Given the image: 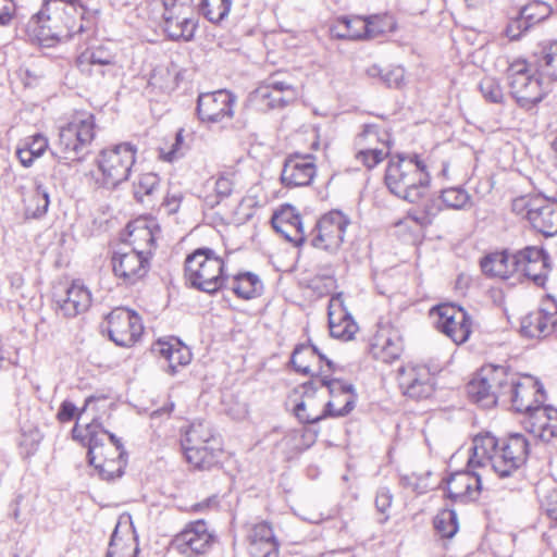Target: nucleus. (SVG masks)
Segmentation results:
<instances>
[{"label":"nucleus","instance_id":"45","mask_svg":"<svg viewBox=\"0 0 557 557\" xmlns=\"http://www.w3.org/2000/svg\"><path fill=\"white\" fill-rule=\"evenodd\" d=\"M160 189V178L154 173H144L134 183V195L140 202L153 197Z\"/></svg>","mask_w":557,"mask_h":557},{"label":"nucleus","instance_id":"19","mask_svg":"<svg viewBox=\"0 0 557 557\" xmlns=\"http://www.w3.org/2000/svg\"><path fill=\"white\" fill-rule=\"evenodd\" d=\"M315 174V157L310 153L295 152L285 159L281 182L289 188L309 186Z\"/></svg>","mask_w":557,"mask_h":557},{"label":"nucleus","instance_id":"32","mask_svg":"<svg viewBox=\"0 0 557 557\" xmlns=\"http://www.w3.org/2000/svg\"><path fill=\"white\" fill-rule=\"evenodd\" d=\"M557 324V312L544 310L533 311L521 320V333L530 338H541L549 335Z\"/></svg>","mask_w":557,"mask_h":557},{"label":"nucleus","instance_id":"7","mask_svg":"<svg viewBox=\"0 0 557 557\" xmlns=\"http://www.w3.org/2000/svg\"><path fill=\"white\" fill-rule=\"evenodd\" d=\"M224 261L210 248H198L185 260V278L201 292L213 294L226 281Z\"/></svg>","mask_w":557,"mask_h":557},{"label":"nucleus","instance_id":"62","mask_svg":"<svg viewBox=\"0 0 557 557\" xmlns=\"http://www.w3.org/2000/svg\"><path fill=\"white\" fill-rule=\"evenodd\" d=\"M16 11L13 0H0V25L7 26L11 23Z\"/></svg>","mask_w":557,"mask_h":557},{"label":"nucleus","instance_id":"23","mask_svg":"<svg viewBox=\"0 0 557 557\" xmlns=\"http://www.w3.org/2000/svg\"><path fill=\"white\" fill-rule=\"evenodd\" d=\"M403 351V343L397 330L380 326L370 342V354L376 360L391 363L398 359Z\"/></svg>","mask_w":557,"mask_h":557},{"label":"nucleus","instance_id":"37","mask_svg":"<svg viewBox=\"0 0 557 557\" xmlns=\"http://www.w3.org/2000/svg\"><path fill=\"white\" fill-rule=\"evenodd\" d=\"M305 389V396L302 400L295 406L294 413L302 423L319 422L329 416L325 404L323 407L317 406L313 397L312 383L306 384Z\"/></svg>","mask_w":557,"mask_h":557},{"label":"nucleus","instance_id":"41","mask_svg":"<svg viewBox=\"0 0 557 557\" xmlns=\"http://www.w3.org/2000/svg\"><path fill=\"white\" fill-rule=\"evenodd\" d=\"M535 55L540 74L550 79H557V40L541 44Z\"/></svg>","mask_w":557,"mask_h":557},{"label":"nucleus","instance_id":"28","mask_svg":"<svg viewBox=\"0 0 557 557\" xmlns=\"http://www.w3.org/2000/svg\"><path fill=\"white\" fill-rule=\"evenodd\" d=\"M324 360L327 368L331 370L333 362L325 359L314 346L301 345L295 348L290 363L298 373L320 377L324 373L322 369V362Z\"/></svg>","mask_w":557,"mask_h":557},{"label":"nucleus","instance_id":"58","mask_svg":"<svg viewBox=\"0 0 557 557\" xmlns=\"http://www.w3.org/2000/svg\"><path fill=\"white\" fill-rule=\"evenodd\" d=\"M541 508L557 524V488L548 491L541 497Z\"/></svg>","mask_w":557,"mask_h":557},{"label":"nucleus","instance_id":"59","mask_svg":"<svg viewBox=\"0 0 557 557\" xmlns=\"http://www.w3.org/2000/svg\"><path fill=\"white\" fill-rule=\"evenodd\" d=\"M22 144L26 146L36 159L41 157L49 146L48 138L41 134H35L27 137Z\"/></svg>","mask_w":557,"mask_h":557},{"label":"nucleus","instance_id":"9","mask_svg":"<svg viewBox=\"0 0 557 557\" xmlns=\"http://www.w3.org/2000/svg\"><path fill=\"white\" fill-rule=\"evenodd\" d=\"M510 94L523 109H531L541 102L546 94L542 81L531 73L524 60L513 61L507 70Z\"/></svg>","mask_w":557,"mask_h":557},{"label":"nucleus","instance_id":"15","mask_svg":"<svg viewBox=\"0 0 557 557\" xmlns=\"http://www.w3.org/2000/svg\"><path fill=\"white\" fill-rule=\"evenodd\" d=\"M115 277L125 285H134L143 280L149 271L150 257L145 252L125 247L115 251L111 258Z\"/></svg>","mask_w":557,"mask_h":557},{"label":"nucleus","instance_id":"30","mask_svg":"<svg viewBox=\"0 0 557 557\" xmlns=\"http://www.w3.org/2000/svg\"><path fill=\"white\" fill-rule=\"evenodd\" d=\"M482 272L490 277L507 280L517 273L515 253L507 250L494 251L480 261Z\"/></svg>","mask_w":557,"mask_h":557},{"label":"nucleus","instance_id":"24","mask_svg":"<svg viewBox=\"0 0 557 557\" xmlns=\"http://www.w3.org/2000/svg\"><path fill=\"white\" fill-rule=\"evenodd\" d=\"M329 327L333 337L349 341L356 334L358 326L344 306L343 295L331 297L327 307Z\"/></svg>","mask_w":557,"mask_h":557},{"label":"nucleus","instance_id":"27","mask_svg":"<svg viewBox=\"0 0 557 557\" xmlns=\"http://www.w3.org/2000/svg\"><path fill=\"white\" fill-rule=\"evenodd\" d=\"M64 317L73 318L86 312L91 305L90 290L79 281H74L57 299Z\"/></svg>","mask_w":557,"mask_h":557},{"label":"nucleus","instance_id":"1","mask_svg":"<svg viewBox=\"0 0 557 557\" xmlns=\"http://www.w3.org/2000/svg\"><path fill=\"white\" fill-rule=\"evenodd\" d=\"M472 455L467 470L453 473L446 481L448 497L455 502H468L478 497L482 488V474L476 469L490 467L499 478L510 476L525 461L528 442L521 434L503 441L502 446L491 434L473 438Z\"/></svg>","mask_w":557,"mask_h":557},{"label":"nucleus","instance_id":"48","mask_svg":"<svg viewBox=\"0 0 557 557\" xmlns=\"http://www.w3.org/2000/svg\"><path fill=\"white\" fill-rule=\"evenodd\" d=\"M434 528L442 537H453L458 531L456 512L451 509L441 510L434 518Z\"/></svg>","mask_w":557,"mask_h":557},{"label":"nucleus","instance_id":"17","mask_svg":"<svg viewBox=\"0 0 557 557\" xmlns=\"http://www.w3.org/2000/svg\"><path fill=\"white\" fill-rule=\"evenodd\" d=\"M437 320L436 329L449 337L455 344L460 345L468 341L471 334V318L460 307L442 305L435 309Z\"/></svg>","mask_w":557,"mask_h":557},{"label":"nucleus","instance_id":"42","mask_svg":"<svg viewBox=\"0 0 557 557\" xmlns=\"http://www.w3.org/2000/svg\"><path fill=\"white\" fill-rule=\"evenodd\" d=\"M212 190L214 195H207L205 201L208 207L213 208L219 205L222 200L228 198L235 188V173L223 172L218 176L212 177Z\"/></svg>","mask_w":557,"mask_h":557},{"label":"nucleus","instance_id":"61","mask_svg":"<svg viewBox=\"0 0 557 557\" xmlns=\"http://www.w3.org/2000/svg\"><path fill=\"white\" fill-rule=\"evenodd\" d=\"M393 502V494L387 487H380L375 496V507L381 513H385Z\"/></svg>","mask_w":557,"mask_h":557},{"label":"nucleus","instance_id":"43","mask_svg":"<svg viewBox=\"0 0 557 557\" xmlns=\"http://www.w3.org/2000/svg\"><path fill=\"white\" fill-rule=\"evenodd\" d=\"M219 440L213 435L211 428L202 422H193L182 438V447H196L198 443L218 444Z\"/></svg>","mask_w":557,"mask_h":557},{"label":"nucleus","instance_id":"46","mask_svg":"<svg viewBox=\"0 0 557 557\" xmlns=\"http://www.w3.org/2000/svg\"><path fill=\"white\" fill-rule=\"evenodd\" d=\"M200 11L212 23L223 21L230 13L232 0H200Z\"/></svg>","mask_w":557,"mask_h":557},{"label":"nucleus","instance_id":"44","mask_svg":"<svg viewBox=\"0 0 557 557\" xmlns=\"http://www.w3.org/2000/svg\"><path fill=\"white\" fill-rule=\"evenodd\" d=\"M88 61L91 65L108 66L109 72L115 64L116 53L108 45H100L92 48L90 51L84 52L79 57V61Z\"/></svg>","mask_w":557,"mask_h":557},{"label":"nucleus","instance_id":"29","mask_svg":"<svg viewBox=\"0 0 557 557\" xmlns=\"http://www.w3.org/2000/svg\"><path fill=\"white\" fill-rule=\"evenodd\" d=\"M273 227L295 246L305 243L307 235L304 231L301 218L293 207L282 210L272 220Z\"/></svg>","mask_w":557,"mask_h":557},{"label":"nucleus","instance_id":"13","mask_svg":"<svg viewBox=\"0 0 557 557\" xmlns=\"http://www.w3.org/2000/svg\"><path fill=\"white\" fill-rule=\"evenodd\" d=\"M297 96V89L290 82L274 74L256 88L251 94V101L260 109H276L293 102Z\"/></svg>","mask_w":557,"mask_h":557},{"label":"nucleus","instance_id":"60","mask_svg":"<svg viewBox=\"0 0 557 557\" xmlns=\"http://www.w3.org/2000/svg\"><path fill=\"white\" fill-rule=\"evenodd\" d=\"M382 81L388 87H400L405 81V70L401 66L393 67L384 73Z\"/></svg>","mask_w":557,"mask_h":557},{"label":"nucleus","instance_id":"50","mask_svg":"<svg viewBox=\"0 0 557 557\" xmlns=\"http://www.w3.org/2000/svg\"><path fill=\"white\" fill-rule=\"evenodd\" d=\"M479 89L486 101L503 103L505 98L504 91L496 78L491 76L483 77L479 84Z\"/></svg>","mask_w":557,"mask_h":557},{"label":"nucleus","instance_id":"11","mask_svg":"<svg viewBox=\"0 0 557 557\" xmlns=\"http://www.w3.org/2000/svg\"><path fill=\"white\" fill-rule=\"evenodd\" d=\"M348 224L349 220L341 211L325 213L309 234L311 246L329 252L337 251L344 242Z\"/></svg>","mask_w":557,"mask_h":557},{"label":"nucleus","instance_id":"26","mask_svg":"<svg viewBox=\"0 0 557 557\" xmlns=\"http://www.w3.org/2000/svg\"><path fill=\"white\" fill-rule=\"evenodd\" d=\"M552 13L553 8L550 4L540 0H532L520 10V16L509 23L506 34L510 39H518L522 32L546 20Z\"/></svg>","mask_w":557,"mask_h":557},{"label":"nucleus","instance_id":"21","mask_svg":"<svg viewBox=\"0 0 557 557\" xmlns=\"http://www.w3.org/2000/svg\"><path fill=\"white\" fill-rule=\"evenodd\" d=\"M321 386L326 387L331 396V400L325 403L326 412L331 417H342L349 413L355 404V395L352 385L337 379H327L322 374L319 377Z\"/></svg>","mask_w":557,"mask_h":557},{"label":"nucleus","instance_id":"6","mask_svg":"<svg viewBox=\"0 0 557 557\" xmlns=\"http://www.w3.org/2000/svg\"><path fill=\"white\" fill-rule=\"evenodd\" d=\"M95 136V116L88 112H78L60 128L52 154L60 161H81L88 152Z\"/></svg>","mask_w":557,"mask_h":557},{"label":"nucleus","instance_id":"57","mask_svg":"<svg viewBox=\"0 0 557 557\" xmlns=\"http://www.w3.org/2000/svg\"><path fill=\"white\" fill-rule=\"evenodd\" d=\"M92 401V397H88L85 401V406L83 409L78 412L76 406L69 400H64L60 409L58 411L57 418L60 422L66 423L73 420L75 417H77V420L79 419V416L83 413V411L86 410L87 406Z\"/></svg>","mask_w":557,"mask_h":557},{"label":"nucleus","instance_id":"49","mask_svg":"<svg viewBox=\"0 0 557 557\" xmlns=\"http://www.w3.org/2000/svg\"><path fill=\"white\" fill-rule=\"evenodd\" d=\"M366 39H375L395 29V22L389 15H375L366 18Z\"/></svg>","mask_w":557,"mask_h":557},{"label":"nucleus","instance_id":"53","mask_svg":"<svg viewBox=\"0 0 557 557\" xmlns=\"http://www.w3.org/2000/svg\"><path fill=\"white\" fill-rule=\"evenodd\" d=\"M317 438V432H312L308 429L302 430H294L289 432L285 437L284 442L289 445L292 442H295L294 447L298 450H302L309 448Z\"/></svg>","mask_w":557,"mask_h":557},{"label":"nucleus","instance_id":"8","mask_svg":"<svg viewBox=\"0 0 557 557\" xmlns=\"http://www.w3.org/2000/svg\"><path fill=\"white\" fill-rule=\"evenodd\" d=\"M136 147L129 143L102 149L96 159L102 186L113 189L126 182L136 162Z\"/></svg>","mask_w":557,"mask_h":557},{"label":"nucleus","instance_id":"64","mask_svg":"<svg viewBox=\"0 0 557 557\" xmlns=\"http://www.w3.org/2000/svg\"><path fill=\"white\" fill-rule=\"evenodd\" d=\"M16 157L18 158L22 165L25 168H29L33 164L34 160L36 159L34 157V154L30 153V151L23 144H21L17 147Z\"/></svg>","mask_w":557,"mask_h":557},{"label":"nucleus","instance_id":"34","mask_svg":"<svg viewBox=\"0 0 557 557\" xmlns=\"http://www.w3.org/2000/svg\"><path fill=\"white\" fill-rule=\"evenodd\" d=\"M152 351L168 361L171 373L175 372L176 367L186 366L191 360L189 349L175 338L157 341L152 346Z\"/></svg>","mask_w":557,"mask_h":557},{"label":"nucleus","instance_id":"22","mask_svg":"<svg viewBox=\"0 0 557 557\" xmlns=\"http://www.w3.org/2000/svg\"><path fill=\"white\" fill-rule=\"evenodd\" d=\"M247 541L251 557H278V542L269 522L261 521L249 525Z\"/></svg>","mask_w":557,"mask_h":557},{"label":"nucleus","instance_id":"16","mask_svg":"<svg viewBox=\"0 0 557 557\" xmlns=\"http://www.w3.org/2000/svg\"><path fill=\"white\" fill-rule=\"evenodd\" d=\"M107 320L110 338L122 347L134 345L144 330L139 315L125 308H115Z\"/></svg>","mask_w":557,"mask_h":557},{"label":"nucleus","instance_id":"18","mask_svg":"<svg viewBox=\"0 0 557 557\" xmlns=\"http://www.w3.org/2000/svg\"><path fill=\"white\" fill-rule=\"evenodd\" d=\"M403 394L412 399L428 398L434 392V375L426 366L407 364L398 370Z\"/></svg>","mask_w":557,"mask_h":557},{"label":"nucleus","instance_id":"25","mask_svg":"<svg viewBox=\"0 0 557 557\" xmlns=\"http://www.w3.org/2000/svg\"><path fill=\"white\" fill-rule=\"evenodd\" d=\"M137 539L129 516H121L111 535L106 557H136Z\"/></svg>","mask_w":557,"mask_h":557},{"label":"nucleus","instance_id":"54","mask_svg":"<svg viewBox=\"0 0 557 557\" xmlns=\"http://www.w3.org/2000/svg\"><path fill=\"white\" fill-rule=\"evenodd\" d=\"M540 195H524L515 198L511 202L512 212L517 215L525 216L530 221V216L535 209V200Z\"/></svg>","mask_w":557,"mask_h":557},{"label":"nucleus","instance_id":"52","mask_svg":"<svg viewBox=\"0 0 557 557\" xmlns=\"http://www.w3.org/2000/svg\"><path fill=\"white\" fill-rule=\"evenodd\" d=\"M163 20L165 17H174L176 15H194L193 0H162Z\"/></svg>","mask_w":557,"mask_h":557},{"label":"nucleus","instance_id":"55","mask_svg":"<svg viewBox=\"0 0 557 557\" xmlns=\"http://www.w3.org/2000/svg\"><path fill=\"white\" fill-rule=\"evenodd\" d=\"M388 154V151L382 149H372L369 151L357 149L356 159L360 161L366 168L373 169Z\"/></svg>","mask_w":557,"mask_h":557},{"label":"nucleus","instance_id":"51","mask_svg":"<svg viewBox=\"0 0 557 557\" xmlns=\"http://www.w3.org/2000/svg\"><path fill=\"white\" fill-rule=\"evenodd\" d=\"M441 199L447 208L460 210L468 205L470 196L462 188L449 187L443 189Z\"/></svg>","mask_w":557,"mask_h":557},{"label":"nucleus","instance_id":"20","mask_svg":"<svg viewBox=\"0 0 557 557\" xmlns=\"http://www.w3.org/2000/svg\"><path fill=\"white\" fill-rule=\"evenodd\" d=\"M517 273L532 281L537 286H544L549 273L548 256L537 246L525 247L515 253Z\"/></svg>","mask_w":557,"mask_h":557},{"label":"nucleus","instance_id":"4","mask_svg":"<svg viewBox=\"0 0 557 557\" xmlns=\"http://www.w3.org/2000/svg\"><path fill=\"white\" fill-rule=\"evenodd\" d=\"M72 434L75 440H78L84 446L88 447L89 463L99 471L102 479L113 480L123 474L126 465L123 445L114 434H110L112 443L107 447L110 456H104L107 431L102 428L101 423L94 420L85 426H81L76 422Z\"/></svg>","mask_w":557,"mask_h":557},{"label":"nucleus","instance_id":"12","mask_svg":"<svg viewBox=\"0 0 557 557\" xmlns=\"http://www.w3.org/2000/svg\"><path fill=\"white\" fill-rule=\"evenodd\" d=\"M215 542L214 534L208 529L206 521L189 522L172 540V547L185 557L207 555Z\"/></svg>","mask_w":557,"mask_h":557},{"label":"nucleus","instance_id":"38","mask_svg":"<svg viewBox=\"0 0 557 557\" xmlns=\"http://www.w3.org/2000/svg\"><path fill=\"white\" fill-rule=\"evenodd\" d=\"M197 21L195 14L176 15L171 18L165 17L164 20V32L173 40H191L195 35Z\"/></svg>","mask_w":557,"mask_h":557},{"label":"nucleus","instance_id":"2","mask_svg":"<svg viewBox=\"0 0 557 557\" xmlns=\"http://www.w3.org/2000/svg\"><path fill=\"white\" fill-rule=\"evenodd\" d=\"M500 404L510 405L524 413L522 425L527 432L539 440H547L557 430V410L542 406L544 393L542 386L532 376L515 377L507 373Z\"/></svg>","mask_w":557,"mask_h":557},{"label":"nucleus","instance_id":"35","mask_svg":"<svg viewBox=\"0 0 557 557\" xmlns=\"http://www.w3.org/2000/svg\"><path fill=\"white\" fill-rule=\"evenodd\" d=\"M129 248L134 251L145 252L151 257L152 248L156 243V226L149 225L146 221L138 220L127 225Z\"/></svg>","mask_w":557,"mask_h":557},{"label":"nucleus","instance_id":"63","mask_svg":"<svg viewBox=\"0 0 557 557\" xmlns=\"http://www.w3.org/2000/svg\"><path fill=\"white\" fill-rule=\"evenodd\" d=\"M182 145H183V129H180L176 133L175 143L172 145V149L166 153L165 159L168 161H173V160L180 158L181 156H183Z\"/></svg>","mask_w":557,"mask_h":557},{"label":"nucleus","instance_id":"14","mask_svg":"<svg viewBox=\"0 0 557 557\" xmlns=\"http://www.w3.org/2000/svg\"><path fill=\"white\" fill-rule=\"evenodd\" d=\"M236 96L225 89L198 96L197 113L205 123H224L234 116Z\"/></svg>","mask_w":557,"mask_h":557},{"label":"nucleus","instance_id":"56","mask_svg":"<svg viewBox=\"0 0 557 557\" xmlns=\"http://www.w3.org/2000/svg\"><path fill=\"white\" fill-rule=\"evenodd\" d=\"M149 85L160 90H166L172 85V74L165 66H157L150 74Z\"/></svg>","mask_w":557,"mask_h":557},{"label":"nucleus","instance_id":"33","mask_svg":"<svg viewBox=\"0 0 557 557\" xmlns=\"http://www.w3.org/2000/svg\"><path fill=\"white\" fill-rule=\"evenodd\" d=\"M223 288L231 289L238 298L250 300L261 296L263 283L252 272H239L232 277L226 276Z\"/></svg>","mask_w":557,"mask_h":557},{"label":"nucleus","instance_id":"47","mask_svg":"<svg viewBox=\"0 0 557 557\" xmlns=\"http://www.w3.org/2000/svg\"><path fill=\"white\" fill-rule=\"evenodd\" d=\"M49 207V193L42 185H37L26 200V213L33 218L44 215Z\"/></svg>","mask_w":557,"mask_h":557},{"label":"nucleus","instance_id":"31","mask_svg":"<svg viewBox=\"0 0 557 557\" xmlns=\"http://www.w3.org/2000/svg\"><path fill=\"white\" fill-rule=\"evenodd\" d=\"M531 225L544 236L557 234V202L545 197L535 200V209L530 216Z\"/></svg>","mask_w":557,"mask_h":557},{"label":"nucleus","instance_id":"5","mask_svg":"<svg viewBox=\"0 0 557 557\" xmlns=\"http://www.w3.org/2000/svg\"><path fill=\"white\" fill-rule=\"evenodd\" d=\"M385 184L397 197L418 202L430 185L428 165L418 154H397L388 161Z\"/></svg>","mask_w":557,"mask_h":557},{"label":"nucleus","instance_id":"10","mask_svg":"<svg viewBox=\"0 0 557 557\" xmlns=\"http://www.w3.org/2000/svg\"><path fill=\"white\" fill-rule=\"evenodd\" d=\"M506 379L507 371L503 367L482 368L467 385L468 395L481 407H493L500 403Z\"/></svg>","mask_w":557,"mask_h":557},{"label":"nucleus","instance_id":"40","mask_svg":"<svg viewBox=\"0 0 557 557\" xmlns=\"http://www.w3.org/2000/svg\"><path fill=\"white\" fill-rule=\"evenodd\" d=\"M331 33L334 37L341 39H366V18L359 16L339 17L336 24L331 28Z\"/></svg>","mask_w":557,"mask_h":557},{"label":"nucleus","instance_id":"3","mask_svg":"<svg viewBox=\"0 0 557 557\" xmlns=\"http://www.w3.org/2000/svg\"><path fill=\"white\" fill-rule=\"evenodd\" d=\"M96 12L88 10L81 0H45L27 27L40 45L51 47L82 33V21Z\"/></svg>","mask_w":557,"mask_h":557},{"label":"nucleus","instance_id":"36","mask_svg":"<svg viewBox=\"0 0 557 557\" xmlns=\"http://www.w3.org/2000/svg\"><path fill=\"white\" fill-rule=\"evenodd\" d=\"M391 134L376 124H364L355 139L356 149H382L389 152Z\"/></svg>","mask_w":557,"mask_h":557},{"label":"nucleus","instance_id":"39","mask_svg":"<svg viewBox=\"0 0 557 557\" xmlns=\"http://www.w3.org/2000/svg\"><path fill=\"white\" fill-rule=\"evenodd\" d=\"M183 450L187 461L200 470H208L216 465L221 453L220 442L218 444H207L203 448L186 447Z\"/></svg>","mask_w":557,"mask_h":557}]
</instances>
